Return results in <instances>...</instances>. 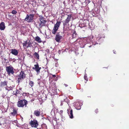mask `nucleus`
<instances>
[{
	"label": "nucleus",
	"mask_w": 129,
	"mask_h": 129,
	"mask_svg": "<svg viewBox=\"0 0 129 129\" xmlns=\"http://www.w3.org/2000/svg\"><path fill=\"white\" fill-rule=\"evenodd\" d=\"M84 79L86 80V81H87L88 80V79L87 77V76H86V74H85L84 76Z\"/></svg>",
	"instance_id": "27"
},
{
	"label": "nucleus",
	"mask_w": 129,
	"mask_h": 129,
	"mask_svg": "<svg viewBox=\"0 0 129 129\" xmlns=\"http://www.w3.org/2000/svg\"><path fill=\"white\" fill-rule=\"evenodd\" d=\"M68 113L69 115L70 118L72 119L73 118V110L71 108H69L67 109Z\"/></svg>",
	"instance_id": "12"
},
{
	"label": "nucleus",
	"mask_w": 129,
	"mask_h": 129,
	"mask_svg": "<svg viewBox=\"0 0 129 129\" xmlns=\"http://www.w3.org/2000/svg\"><path fill=\"white\" fill-rule=\"evenodd\" d=\"M20 89V90H21V89H20H20Z\"/></svg>",
	"instance_id": "35"
},
{
	"label": "nucleus",
	"mask_w": 129,
	"mask_h": 129,
	"mask_svg": "<svg viewBox=\"0 0 129 129\" xmlns=\"http://www.w3.org/2000/svg\"><path fill=\"white\" fill-rule=\"evenodd\" d=\"M29 124L32 127L35 128H37L38 125L37 121L35 120H31Z\"/></svg>",
	"instance_id": "8"
},
{
	"label": "nucleus",
	"mask_w": 129,
	"mask_h": 129,
	"mask_svg": "<svg viewBox=\"0 0 129 129\" xmlns=\"http://www.w3.org/2000/svg\"><path fill=\"white\" fill-rule=\"evenodd\" d=\"M13 92V94L15 95L16 96H17L18 94H19L20 95H21L22 94L21 92L20 91L17 89H16V91L15 92L14 91Z\"/></svg>",
	"instance_id": "19"
},
{
	"label": "nucleus",
	"mask_w": 129,
	"mask_h": 129,
	"mask_svg": "<svg viewBox=\"0 0 129 129\" xmlns=\"http://www.w3.org/2000/svg\"><path fill=\"white\" fill-rule=\"evenodd\" d=\"M5 23L4 22H2L0 24V29L1 30H4L5 28Z\"/></svg>",
	"instance_id": "17"
},
{
	"label": "nucleus",
	"mask_w": 129,
	"mask_h": 129,
	"mask_svg": "<svg viewBox=\"0 0 129 129\" xmlns=\"http://www.w3.org/2000/svg\"><path fill=\"white\" fill-rule=\"evenodd\" d=\"M64 36V33L62 32L58 33L56 35L55 40L57 42H59Z\"/></svg>",
	"instance_id": "3"
},
{
	"label": "nucleus",
	"mask_w": 129,
	"mask_h": 129,
	"mask_svg": "<svg viewBox=\"0 0 129 129\" xmlns=\"http://www.w3.org/2000/svg\"><path fill=\"white\" fill-rule=\"evenodd\" d=\"M64 31H66V30L64 28Z\"/></svg>",
	"instance_id": "33"
},
{
	"label": "nucleus",
	"mask_w": 129,
	"mask_h": 129,
	"mask_svg": "<svg viewBox=\"0 0 129 129\" xmlns=\"http://www.w3.org/2000/svg\"><path fill=\"white\" fill-rule=\"evenodd\" d=\"M34 55L35 57L38 59H39V55L36 52H35Z\"/></svg>",
	"instance_id": "26"
},
{
	"label": "nucleus",
	"mask_w": 129,
	"mask_h": 129,
	"mask_svg": "<svg viewBox=\"0 0 129 129\" xmlns=\"http://www.w3.org/2000/svg\"><path fill=\"white\" fill-rule=\"evenodd\" d=\"M61 22L57 21L56 23L54 25L52 32L53 34L55 35L60 25Z\"/></svg>",
	"instance_id": "4"
},
{
	"label": "nucleus",
	"mask_w": 129,
	"mask_h": 129,
	"mask_svg": "<svg viewBox=\"0 0 129 129\" xmlns=\"http://www.w3.org/2000/svg\"><path fill=\"white\" fill-rule=\"evenodd\" d=\"M35 25H36V27L39 29L43 27L39 21L35 22Z\"/></svg>",
	"instance_id": "14"
},
{
	"label": "nucleus",
	"mask_w": 129,
	"mask_h": 129,
	"mask_svg": "<svg viewBox=\"0 0 129 129\" xmlns=\"http://www.w3.org/2000/svg\"><path fill=\"white\" fill-rule=\"evenodd\" d=\"M39 17L40 22L41 24L42 25V26H45L46 25L45 23L46 22V20L45 18L42 16H40Z\"/></svg>",
	"instance_id": "10"
},
{
	"label": "nucleus",
	"mask_w": 129,
	"mask_h": 129,
	"mask_svg": "<svg viewBox=\"0 0 129 129\" xmlns=\"http://www.w3.org/2000/svg\"><path fill=\"white\" fill-rule=\"evenodd\" d=\"M41 111L40 110H35L34 111V115L36 116H39L40 115Z\"/></svg>",
	"instance_id": "16"
},
{
	"label": "nucleus",
	"mask_w": 129,
	"mask_h": 129,
	"mask_svg": "<svg viewBox=\"0 0 129 129\" xmlns=\"http://www.w3.org/2000/svg\"><path fill=\"white\" fill-rule=\"evenodd\" d=\"M11 115L12 116H14L16 115H17V111L16 109H13V112L11 113Z\"/></svg>",
	"instance_id": "22"
},
{
	"label": "nucleus",
	"mask_w": 129,
	"mask_h": 129,
	"mask_svg": "<svg viewBox=\"0 0 129 129\" xmlns=\"http://www.w3.org/2000/svg\"><path fill=\"white\" fill-rule=\"evenodd\" d=\"M37 129H39V128H37Z\"/></svg>",
	"instance_id": "36"
},
{
	"label": "nucleus",
	"mask_w": 129,
	"mask_h": 129,
	"mask_svg": "<svg viewBox=\"0 0 129 129\" xmlns=\"http://www.w3.org/2000/svg\"><path fill=\"white\" fill-rule=\"evenodd\" d=\"M34 17V15L33 14H30L29 15L27 14L26 17L24 19V20L28 22H32L33 21Z\"/></svg>",
	"instance_id": "6"
},
{
	"label": "nucleus",
	"mask_w": 129,
	"mask_h": 129,
	"mask_svg": "<svg viewBox=\"0 0 129 129\" xmlns=\"http://www.w3.org/2000/svg\"><path fill=\"white\" fill-rule=\"evenodd\" d=\"M77 36V35L75 31L72 35V37L73 38H75Z\"/></svg>",
	"instance_id": "25"
},
{
	"label": "nucleus",
	"mask_w": 129,
	"mask_h": 129,
	"mask_svg": "<svg viewBox=\"0 0 129 129\" xmlns=\"http://www.w3.org/2000/svg\"><path fill=\"white\" fill-rule=\"evenodd\" d=\"M34 67L32 68V69L36 71L37 73L39 74L40 72V70L41 69V67H39L38 64L37 63L36 64H35Z\"/></svg>",
	"instance_id": "9"
},
{
	"label": "nucleus",
	"mask_w": 129,
	"mask_h": 129,
	"mask_svg": "<svg viewBox=\"0 0 129 129\" xmlns=\"http://www.w3.org/2000/svg\"><path fill=\"white\" fill-rule=\"evenodd\" d=\"M51 75L52 76V77H56V79H57V77H56V75H53L52 74H50V76H51Z\"/></svg>",
	"instance_id": "29"
},
{
	"label": "nucleus",
	"mask_w": 129,
	"mask_h": 129,
	"mask_svg": "<svg viewBox=\"0 0 129 129\" xmlns=\"http://www.w3.org/2000/svg\"><path fill=\"white\" fill-rule=\"evenodd\" d=\"M25 76L26 75L24 72L23 71H21L20 74L17 76L18 83L19 84L20 82L23 81L24 79L25 78Z\"/></svg>",
	"instance_id": "2"
},
{
	"label": "nucleus",
	"mask_w": 129,
	"mask_h": 129,
	"mask_svg": "<svg viewBox=\"0 0 129 129\" xmlns=\"http://www.w3.org/2000/svg\"><path fill=\"white\" fill-rule=\"evenodd\" d=\"M76 109L78 110H80L81 108V106L79 103H76L75 105Z\"/></svg>",
	"instance_id": "18"
},
{
	"label": "nucleus",
	"mask_w": 129,
	"mask_h": 129,
	"mask_svg": "<svg viewBox=\"0 0 129 129\" xmlns=\"http://www.w3.org/2000/svg\"><path fill=\"white\" fill-rule=\"evenodd\" d=\"M6 70L9 75H10V74H13L14 72V68L11 66L6 67Z\"/></svg>",
	"instance_id": "7"
},
{
	"label": "nucleus",
	"mask_w": 129,
	"mask_h": 129,
	"mask_svg": "<svg viewBox=\"0 0 129 129\" xmlns=\"http://www.w3.org/2000/svg\"><path fill=\"white\" fill-rule=\"evenodd\" d=\"M35 40L39 43H41L42 42L41 38L38 36H37L35 37Z\"/></svg>",
	"instance_id": "21"
},
{
	"label": "nucleus",
	"mask_w": 129,
	"mask_h": 129,
	"mask_svg": "<svg viewBox=\"0 0 129 129\" xmlns=\"http://www.w3.org/2000/svg\"><path fill=\"white\" fill-rule=\"evenodd\" d=\"M12 13L13 14H15L17 13V12L16 11L13 10L12 11Z\"/></svg>",
	"instance_id": "28"
},
{
	"label": "nucleus",
	"mask_w": 129,
	"mask_h": 129,
	"mask_svg": "<svg viewBox=\"0 0 129 129\" xmlns=\"http://www.w3.org/2000/svg\"><path fill=\"white\" fill-rule=\"evenodd\" d=\"M68 29H69V28L68 27Z\"/></svg>",
	"instance_id": "34"
},
{
	"label": "nucleus",
	"mask_w": 129,
	"mask_h": 129,
	"mask_svg": "<svg viewBox=\"0 0 129 129\" xmlns=\"http://www.w3.org/2000/svg\"><path fill=\"white\" fill-rule=\"evenodd\" d=\"M14 87V86H10V87H8L7 86H5V88L6 90L9 91L10 90H12L13 89Z\"/></svg>",
	"instance_id": "20"
},
{
	"label": "nucleus",
	"mask_w": 129,
	"mask_h": 129,
	"mask_svg": "<svg viewBox=\"0 0 129 129\" xmlns=\"http://www.w3.org/2000/svg\"><path fill=\"white\" fill-rule=\"evenodd\" d=\"M72 17V15L70 14L68 15V17L66 19L64 22L63 23V25L64 26L67 25V24H68L70 21V19Z\"/></svg>",
	"instance_id": "11"
},
{
	"label": "nucleus",
	"mask_w": 129,
	"mask_h": 129,
	"mask_svg": "<svg viewBox=\"0 0 129 129\" xmlns=\"http://www.w3.org/2000/svg\"><path fill=\"white\" fill-rule=\"evenodd\" d=\"M10 51H11V53L15 56H17L18 54V51L15 49H11Z\"/></svg>",
	"instance_id": "13"
},
{
	"label": "nucleus",
	"mask_w": 129,
	"mask_h": 129,
	"mask_svg": "<svg viewBox=\"0 0 129 129\" xmlns=\"http://www.w3.org/2000/svg\"><path fill=\"white\" fill-rule=\"evenodd\" d=\"M40 129H47V126L45 123H43L41 125V127Z\"/></svg>",
	"instance_id": "23"
},
{
	"label": "nucleus",
	"mask_w": 129,
	"mask_h": 129,
	"mask_svg": "<svg viewBox=\"0 0 129 129\" xmlns=\"http://www.w3.org/2000/svg\"><path fill=\"white\" fill-rule=\"evenodd\" d=\"M24 49L31 48L33 47V43H31L30 41L28 42L27 40L24 41L22 43Z\"/></svg>",
	"instance_id": "5"
},
{
	"label": "nucleus",
	"mask_w": 129,
	"mask_h": 129,
	"mask_svg": "<svg viewBox=\"0 0 129 129\" xmlns=\"http://www.w3.org/2000/svg\"><path fill=\"white\" fill-rule=\"evenodd\" d=\"M95 112L97 113L98 112V109H96L95 110Z\"/></svg>",
	"instance_id": "31"
},
{
	"label": "nucleus",
	"mask_w": 129,
	"mask_h": 129,
	"mask_svg": "<svg viewBox=\"0 0 129 129\" xmlns=\"http://www.w3.org/2000/svg\"><path fill=\"white\" fill-rule=\"evenodd\" d=\"M64 85H65L66 87H67L68 86V85L66 84H64Z\"/></svg>",
	"instance_id": "32"
},
{
	"label": "nucleus",
	"mask_w": 129,
	"mask_h": 129,
	"mask_svg": "<svg viewBox=\"0 0 129 129\" xmlns=\"http://www.w3.org/2000/svg\"><path fill=\"white\" fill-rule=\"evenodd\" d=\"M34 82L31 81L29 80V84L31 86V87H33L34 85Z\"/></svg>",
	"instance_id": "24"
},
{
	"label": "nucleus",
	"mask_w": 129,
	"mask_h": 129,
	"mask_svg": "<svg viewBox=\"0 0 129 129\" xmlns=\"http://www.w3.org/2000/svg\"><path fill=\"white\" fill-rule=\"evenodd\" d=\"M8 83V82L5 80L4 81L0 83V86L2 87L5 86H7Z\"/></svg>",
	"instance_id": "15"
},
{
	"label": "nucleus",
	"mask_w": 129,
	"mask_h": 129,
	"mask_svg": "<svg viewBox=\"0 0 129 129\" xmlns=\"http://www.w3.org/2000/svg\"><path fill=\"white\" fill-rule=\"evenodd\" d=\"M27 104V101L24 99L19 100L17 103V106L19 107H23L24 106L26 107Z\"/></svg>",
	"instance_id": "1"
},
{
	"label": "nucleus",
	"mask_w": 129,
	"mask_h": 129,
	"mask_svg": "<svg viewBox=\"0 0 129 129\" xmlns=\"http://www.w3.org/2000/svg\"><path fill=\"white\" fill-rule=\"evenodd\" d=\"M59 113H60V114L61 115H62L63 113V111L62 110H60L59 112Z\"/></svg>",
	"instance_id": "30"
}]
</instances>
